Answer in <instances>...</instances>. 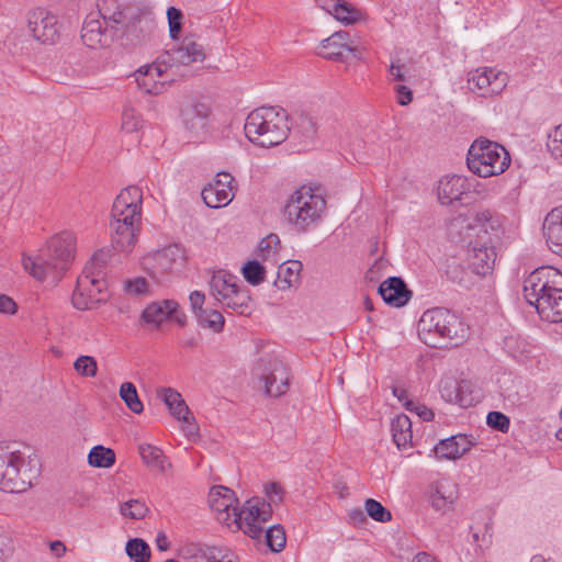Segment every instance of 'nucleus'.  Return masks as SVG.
Instances as JSON below:
<instances>
[{"label": "nucleus", "instance_id": "nucleus-1", "mask_svg": "<svg viewBox=\"0 0 562 562\" xmlns=\"http://www.w3.org/2000/svg\"><path fill=\"white\" fill-rule=\"evenodd\" d=\"M207 501L220 522L228 527L235 525L250 538H257L262 532L258 522L268 521L273 513L270 504L261 497L249 498L239 509L234 491L221 485L210 490Z\"/></svg>", "mask_w": 562, "mask_h": 562}, {"label": "nucleus", "instance_id": "nucleus-2", "mask_svg": "<svg viewBox=\"0 0 562 562\" xmlns=\"http://www.w3.org/2000/svg\"><path fill=\"white\" fill-rule=\"evenodd\" d=\"M142 189L130 186L121 191L113 202L111 211V244L120 251L128 254L133 250L142 220Z\"/></svg>", "mask_w": 562, "mask_h": 562}, {"label": "nucleus", "instance_id": "nucleus-3", "mask_svg": "<svg viewBox=\"0 0 562 562\" xmlns=\"http://www.w3.org/2000/svg\"><path fill=\"white\" fill-rule=\"evenodd\" d=\"M75 250V235L63 232L52 237L38 255L23 257V267L37 280L50 278L53 282H58L74 261Z\"/></svg>", "mask_w": 562, "mask_h": 562}, {"label": "nucleus", "instance_id": "nucleus-4", "mask_svg": "<svg viewBox=\"0 0 562 562\" xmlns=\"http://www.w3.org/2000/svg\"><path fill=\"white\" fill-rule=\"evenodd\" d=\"M289 116L283 109L260 106L245 122V135L255 145L269 148L283 143L290 132Z\"/></svg>", "mask_w": 562, "mask_h": 562}, {"label": "nucleus", "instance_id": "nucleus-5", "mask_svg": "<svg viewBox=\"0 0 562 562\" xmlns=\"http://www.w3.org/2000/svg\"><path fill=\"white\" fill-rule=\"evenodd\" d=\"M468 328L458 315L443 307L423 313L418 322V336L429 347L458 346L467 336Z\"/></svg>", "mask_w": 562, "mask_h": 562}, {"label": "nucleus", "instance_id": "nucleus-6", "mask_svg": "<svg viewBox=\"0 0 562 562\" xmlns=\"http://www.w3.org/2000/svg\"><path fill=\"white\" fill-rule=\"evenodd\" d=\"M40 475L37 459H25L14 445L0 443V491L22 493L33 485Z\"/></svg>", "mask_w": 562, "mask_h": 562}, {"label": "nucleus", "instance_id": "nucleus-7", "mask_svg": "<svg viewBox=\"0 0 562 562\" xmlns=\"http://www.w3.org/2000/svg\"><path fill=\"white\" fill-rule=\"evenodd\" d=\"M325 210V198L311 187L302 186L288 199L283 216L294 231L306 233L321 222Z\"/></svg>", "mask_w": 562, "mask_h": 562}, {"label": "nucleus", "instance_id": "nucleus-8", "mask_svg": "<svg viewBox=\"0 0 562 562\" xmlns=\"http://www.w3.org/2000/svg\"><path fill=\"white\" fill-rule=\"evenodd\" d=\"M509 164L508 151L502 145L483 137L475 139L468 150L469 169L482 178L503 173Z\"/></svg>", "mask_w": 562, "mask_h": 562}, {"label": "nucleus", "instance_id": "nucleus-9", "mask_svg": "<svg viewBox=\"0 0 562 562\" xmlns=\"http://www.w3.org/2000/svg\"><path fill=\"white\" fill-rule=\"evenodd\" d=\"M210 293L225 308L238 314H246L249 310L250 293L246 288L237 284V277L226 270L214 271L210 281Z\"/></svg>", "mask_w": 562, "mask_h": 562}, {"label": "nucleus", "instance_id": "nucleus-10", "mask_svg": "<svg viewBox=\"0 0 562 562\" xmlns=\"http://www.w3.org/2000/svg\"><path fill=\"white\" fill-rule=\"evenodd\" d=\"M555 286H562V272L550 266L535 269L524 281V296L527 303L538 311L540 302L554 291Z\"/></svg>", "mask_w": 562, "mask_h": 562}, {"label": "nucleus", "instance_id": "nucleus-11", "mask_svg": "<svg viewBox=\"0 0 562 562\" xmlns=\"http://www.w3.org/2000/svg\"><path fill=\"white\" fill-rule=\"evenodd\" d=\"M108 299V282L103 277L82 272L71 296L75 308L85 311L95 308Z\"/></svg>", "mask_w": 562, "mask_h": 562}, {"label": "nucleus", "instance_id": "nucleus-12", "mask_svg": "<svg viewBox=\"0 0 562 562\" xmlns=\"http://www.w3.org/2000/svg\"><path fill=\"white\" fill-rule=\"evenodd\" d=\"M257 374L265 382V392L279 397L289 389V375L285 364L278 358H261L256 367Z\"/></svg>", "mask_w": 562, "mask_h": 562}, {"label": "nucleus", "instance_id": "nucleus-13", "mask_svg": "<svg viewBox=\"0 0 562 562\" xmlns=\"http://www.w3.org/2000/svg\"><path fill=\"white\" fill-rule=\"evenodd\" d=\"M153 22L145 13L139 12V16L133 21L120 23L115 30L106 29L111 37L119 42L121 46L132 48L142 44L150 34Z\"/></svg>", "mask_w": 562, "mask_h": 562}, {"label": "nucleus", "instance_id": "nucleus-14", "mask_svg": "<svg viewBox=\"0 0 562 562\" xmlns=\"http://www.w3.org/2000/svg\"><path fill=\"white\" fill-rule=\"evenodd\" d=\"M27 26L33 37L43 44H54L59 38L57 16L45 9L31 10L27 14Z\"/></svg>", "mask_w": 562, "mask_h": 562}, {"label": "nucleus", "instance_id": "nucleus-15", "mask_svg": "<svg viewBox=\"0 0 562 562\" xmlns=\"http://www.w3.org/2000/svg\"><path fill=\"white\" fill-rule=\"evenodd\" d=\"M497 244L480 234L470 243L471 249L469 250L468 258L470 267L475 274L484 277L494 269Z\"/></svg>", "mask_w": 562, "mask_h": 562}, {"label": "nucleus", "instance_id": "nucleus-16", "mask_svg": "<svg viewBox=\"0 0 562 562\" xmlns=\"http://www.w3.org/2000/svg\"><path fill=\"white\" fill-rule=\"evenodd\" d=\"M234 178L228 172H218L215 179L205 186L201 192L204 203L211 209L226 206L234 198Z\"/></svg>", "mask_w": 562, "mask_h": 562}, {"label": "nucleus", "instance_id": "nucleus-17", "mask_svg": "<svg viewBox=\"0 0 562 562\" xmlns=\"http://www.w3.org/2000/svg\"><path fill=\"white\" fill-rule=\"evenodd\" d=\"M143 10L134 4L124 3L119 0H100L98 2L99 15L104 21L108 29L115 27L124 21H133L139 16Z\"/></svg>", "mask_w": 562, "mask_h": 562}, {"label": "nucleus", "instance_id": "nucleus-18", "mask_svg": "<svg viewBox=\"0 0 562 562\" xmlns=\"http://www.w3.org/2000/svg\"><path fill=\"white\" fill-rule=\"evenodd\" d=\"M178 557L182 562H233L231 554L223 549L194 542L183 544Z\"/></svg>", "mask_w": 562, "mask_h": 562}, {"label": "nucleus", "instance_id": "nucleus-19", "mask_svg": "<svg viewBox=\"0 0 562 562\" xmlns=\"http://www.w3.org/2000/svg\"><path fill=\"white\" fill-rule=\"evenodd\" d=\"M210 115V104L201 100H194L186 104L181 111L183 125L192 136H199L205 132Z\"/></svg>", "mask_w": 562, "mask_h": 562}, {"label": "nucleus", "instance_id": "nucleus-20", "mask_svg": "<svg viewBox=\"0 0 562 562\" xmlns=\"http://www.w3.org/2000/svg\"><path fill=\"white\" fill-rule=\"evenodd\" d=\"M469 228L476 231V235L485 236L486 239H491L494 243H499L504 234L502 216L491 210L477 211Z\"/></svg>", "mask_w": 562, "mask_h": 562}, {"label": "nucleus", "instance_id": "nucleus-21", "mask_svg": "<svg viewBox=\"0 0 562 562\" xmlns=\"http://www.w3.org/2000/svg\"><path fill=\"white\" fill-rule=\"evenodd\" d=\"M350 34L346 31H338L321 42V48L317 54L323 58L330 60H345V53H351L357 56V47L349 44Z\"/></svg>", "mask_w": 562, "mask_h": 562}, {"label": "nucleus", "instance_id": "nucleus-22", "mask_svg": "<svg viewBox=\"0 0 562 562\" xmlns=\"http://www.w3.org/2000/svg\"><path fill=\"white\" fill-rule=\"evenodd\" d=\"M106 29L103 20L100 21L92 15L88 16L81 29L83 44L94 49L109 46L113 40Z\"/></svg>", "mask_w": 562, "mask_h": 562}, {"label": "nucleus", "instance_id": "nucleus-23", "mask_svg": "<svg viewBox=\"0 0 562 562\" xmlns=\"http://www.w3.org/2000/svg\"><path fill=\"white\" fill-rule=\"evenodd\" d=\"M378 292L386 304L394 307L404 306L412 296V292L400 277H390L383 281Z\"/></svg>", "mask_w": 562, "mask_h": 562}, {"label": "nucleus", "instance_id": "nucleus-24", "mask_svg": "<svg viewBox=\"0 0 562 562\" xmlns=\"http://www.w3.org/2000/svg\"><path fill=\"white\" fill-rule=\"evenodd\" d=\"M470 190L467 178L458 175L447 176L439 181L438 200L443 205L461 201L462 195Z\"/></svg>", "mask_w": 562, "mask_h": 562}, {"label": "nucleus", "instance_id": "nucleus-25", "mask_svg": "<svg viewBox=\"0 0 562 562\" xmlns=\"http://www.w3.org/2000/svg\"><path fill=\"white\" fill-rule=\"evenodd\" d=\"M542 231L549 249L562 257V207L548 213Z\"/></svg>", "mask_w": 562, "mask_h": 562}, {"label": "nucleus", "instance_id": "nucleus-26", "mask_svg": "<svg viewBox=\"0 0 562 562\" xmlns=\"http://www.w3.org/2000/svg\"><path fill=\"white\" fill-rule=\"evenodd\" d=\"M172 64L189 65L191 63L203 61L205 53L201 44L191 37H186L179 46H175L167 52Z\"/></svg>", "mask_w": 562, "mask_h": 562}, {"label": "nucleus", "instance_id": "nucleus-27", "mask_svg": "<svg viewBox=\"0 0 562 562\" xmlns=\"http://www.w3.org/2000/svg\"><path fill=\"white\" fill-rule=\"evenodd\" d=\"M427 496L429 504L435 510L446 513L453 508L457 492L448 481H439L429 486Z\"/></svg>", "mask_w": 562, "mask_h": 562}, {"label": "nucleus", "instance_id": "nucleus-28", "mask_svg": "<svg viewBox=\"0 0 562 562\" xmlns=\"http://www.w3.org/2000/svg\"><path fill=\"white\" fill-rule=\"evenodd\" d=\"M505 74L483 68L470 72L468 82L479 90H486V93H498L505 87Z\"/></svg>", "mask_w": 562, "mask_h": 562}, {"label": "nucleus", "instance_id": "nucleus-29", "mask_svg": "<svg viewBox=\"0 0 562 562\" xmlns=\"http://www.w3.org/2000/svg\"><path fill=\"white\" fill-rule=\"evenodd\" d=\"M155 261L156 271L153 274H164L172 272L183 266L184 252L183 249L178 245H170L165 247L162 250L157 251L151 258Z\"/></svg>", "mask_w": 562, "mask_h": 562}, {"label": "nucleus", "instance_id": "nucleus-30", "mask_svg": "<svg viewBox=\"0 0 562 562\" xmlns=\"http://www.w3.org/2000/svg\"><path fill=\"white\" fill-rule=\"evenodd\" d=\"M164 74V69L160 64L155 63L151 65L142 66L135 72V79L137 86L146 93L149 94H159L162 92L164 82L157 81V78H160Z\"/></svg>", "mask_w": 562, "mask_h": 562}, {"label": "nucleus", "instance_id": "nucleus-31", "mask_svg": "<svg viewBox=\"0 0 562 562\" xmlns=\"http://www.w3.org/2000/svg\"><path fill=\"white\" fill-rule=\"evenodd\" d=\"M470 447L471 441L465 435H457L440 440L435 447V453L439 459L453 460L462 457Z\"/></svg>", "mask_w": 562, "mask_h": 562}, {"label": "nucleus", "instance_id": "nucleus-32", "mask_svg": "<svg viewBox=\"0 0 562 562\" xmlns=\"http://www.w3.org/2000/svg\"><path fill=\"white\" fill-rule=\"evenodd\" d=\"M538 314L550 323L562 322V286H555L554 291L546 295L538 306Z\"/></svg>", "mask_w": 562, "mask_h": 562}, {"label": "nucleus", "instance_id": "nucleus-33", "mask_svg": "<svg viewBox=\"0 0 562 562\" xmlns=\"http://www.w3.org/2000/svg\"><path fill=\"white\" fill-rule=\"evenodd\" d=\"M177 308H179V304L172 300L155 302L144 310L142 317L145 323L159 326L164 321L169 319Z\"/></svg>", "mask_w": 562, "mask_h": 562}, {"label": "nucleus", "instance_id": "nucleus-34", "mask_svg": "<svg viewBox=\"0 0 562 562\" xmlns=\"http://www.w3.org/2000/svg\"><path fill=\"white\" fill-rule=\"evenodd\" d=\"M160 397L173 417L179 420L189 422L190 409L178 391L171 387H164L160 391Z\"/></svg>", "mask_w": 562, "mask_h": 562}, {"label": "nucleus", "instance_id": "nucleus-35", "mask_svg": "<svg viewBox=\"0 0 562 562\" xmlns=\"http://www.w3.org/2000/svg\"><path fill=\"white\" fill-rule=\"evenodd\" d=\"M391 431L397 448H406L412 442V422L408 416L401 414L391 423Z\"/></svg>", "mask_w": 562, "mask_h": 562}, {"label": "nucleus", "instance_id": "nucleus-36", "mask_svg": "<svg viewBox=\"0 0 562 562\" xmlns=\"http://www.w3.org/2000/svg\"><path fill=\"white\" fill-rule=\"evenodd\" d=\"M302 268L303 265L299 260H288L283 262L278 269V278L274 282L276 285L280 290L289 289L293 283L299 281Z\"/></svg>", "mask_w": 562, "mask_h": 562}, {"label": "nucleus", "instance_id": "nucleus-37", "mask_svg": "<svg viewBox=\"0 0 562 562\" xmlns=\"http://www.w3.org/2000/svg\"><path fill=\"white\" fill-rule=\"evenodd\" d=\"M138 449L142 460L153 470L164 473L171 467L159 448L148 443H143Z\"/></svg>", "mask_w": 562, "mask_h": 562}, {"label": "nucleus", "instance_id": "nucleus-38", "mask_svg": "<svg viewBox=\"0 0 562 562\" xmlns=\"http://www.w3.org/2000/svg\"><path fill=\"white\" fill-rule=\"evenodd\" d=\"M266 521H260L258 525L262 529V532L256 538L257 540L263 537L266 544L272 552H280L283 550L286 543V536L284 528L277 524L267 529H265L261 525Z\"/></svg>", "mask_w": 562, "mask_h": 562}, {"label": "nucleus", "instance_id": "nucleus-39", "mask_svg": "<svg viewBox=\"0 0 562 562\" xmlns=\"http://www.w3.org/2000/svg\"><path fill=\"white\" fill-rule=\"evenodd\" d=\"M467 386V381L460 383L451 382L450 385H445L441 390L442 397L450 403H457L461 407H470L476 403V398L470 395H463V389Z\"/></svg>", "mask_w": 562, "mask_h": 562}, {"label": "nucleus", "instance_id": "nucleus-40", "mask_svg": "<svg viewBox=\"0 0 562 562\" xmlns=\"http://www.w3.org/2000/svg\"><path fill=\"white\" fill-rule=\"evenodd\" d=\"M115 463V452L111 448L98 445L88 454V464L93 468H111Z\"/></svg>", "mask_w": 562, "mask_h": 562}, {"label": "nucleus", "instance_id": "nucleus-41", "mask_svg": "<svg viewBox=\"0 0 562 562\" xmlns=\"http://www.w3.org/2000/svg\"><path fill=\"white\" fill-rule=\"evenodd\" d=\"M198 324L203 328H209L213 333H221L225 325V318L221 312L214 308L200 311L196 316Z\"/></svg>", "mask_w": 562, "mask_h": 562}, {"label": "nucleus", "instance_id": "nucleus-42", "mask_svg": "<svg viewBox=\"0 0 562 562\" xmlns=\"http://www.w3.org/2000/svg\"><path fill=\"white\" fill-rule=\"evenodd\" d=\"M125 552L134 562H149L150 548L142 538H133L126 542Z\"/></svg>", "mask_w": 562, "mask_h": 562}, {"label": "nucleus", "instance_id": "nucleus-43", "mask_svg": "<svg viewBox=\"0 0 562 562\" xmlns=\"http://www.w3.org/2000/svg\"><path fill=\"white\" fill-rule=\"evenodd\" d=\"M244 279L254 286L261 284L266 278V268L258 260H248L241 268Z\"/></svg>", "mask_w": 562, "mask_h": 562}, {"label": "nucleus", "instance_id": "nucleus-44", "mask_svg": "<svg viewBox=\"0 0 562 562\" xmlns=\"http://www.w3.org/2000/svg\"><path fill=\"white\" fill-rule=\"evenodd\" d=\"M120 396L125 405L135 414L143 412V403L140 402L137 390L132 382H124L120 387Z\"/></svg>", "mask_w": 562, "mask_h": 562}, {"label": "nucleus", "instance_id": "nucleus-45", "mask_svg": "<svg viewBox=\"0 0 562 562\" xmlns=\"http://www.w3.org/2000/svg\"><path fill=\"white\" fill-rule=\"evenodd\" d=\"M112 257V252L109 249H100L95 251L90 261L83 268L85 273L103 277V269Z\"/></svg>", "mask_w": 562, "mask_h": 562}, {"label": "nucleus", "instance_id": "nucleus-46", "mask_svg": "<svg viewBox=\"0 0 562 562\" xmlns=\"http://www.w3.org/2000/svg\"><path fill=\"white\" fill-rule=\"evenodd\" d=\"M364 509L367 515L375 521L387 522L392 519L391 512L373 498L366 499Z\"/></svg>", "mask_w": 562, "mask_h": 562}, {"label": "nucleus", "instance_id": "nucleus-47", "mask_svg": "<svg viewBox=\"0 0 562 562\" xmlns=\"http://www.w3.org/2000/svg\"><path fill=\"white\" fill-rule=\"evenodd\" d=\"M120 512L124 517L143 519L148 513V507L139 499H130L121 505Z\"/></svg>", "mask_w": 562, "mask_h": 562}, {"label": "nucleus", "instance_id": "nucleus-48", "mask_svg": "<svg viewBox=\"0 0 562 562\" xmlns=\"http://www.w3.org/2000/svg\"><path fill=\"white\" fill-rule=\"evenodd\" d=\"M293 120L294 124L293 126H290L293 133H300L302 136L306 138H311L314 136V134L316 133V127L312 117H310L307 114L300 113Z\"/></svg>", "mask_w": 562, "mask_h": 562}, {"label": "nucleus", "instance_id": "nucleus-49", "mask_svg": "<svg viewBox=\"0 0 562 562\" xmlns=\"http://www.w3.org/2000/svg\"><path fill=\"white\" fill-rule=\"evenodd\" d=\"M337 5V12H335L334 18L345 24H353L358 22L361 18V13L359 10L348 4L345 1L339 2Z\"/></svg>", "mask_w": 562, "mask_h": 562}, {"label": "nucleus", "instance_id": "nucleus-50", "mask_svg": "<svg viewBox=\"0 0 562 562\" xmlns=\"http://www.w3.org/2000/svg\"><path fill=\"white\" fill-rule=\"evenodd\" d=\"M75 370L83 376H95L98 364L91 356H80L74 363Z\"/></svg>", "mask_w": 562, "mask_h": 562}, {"label": "nucleus", "instance_id": "nucleus-51", "mask_svg": "<svg viewBox=\"0 0 562 562\" xmlns=\"http://www.w3.org/2000/svg\"><path fill=\"white\" fill-rule=\"evenodd\" d=\"M486 424L502 432H507L509 429V418L502 412L492 411L486 416Z\"/></svg>", "mask_w": 562, "mask_h": 562}, {"label": "nucleus", "instance_id": "nucleus-52", "mask_svg": "<svg viewBox=\"0 0 562 562\" xmlns=\"http://www.w3.org/2000/svg\"><path fill=\"white\" fill-rule=\"evenodd\" d=\"M548 149L554 158H562V124L549 134Z\"/></svg>", "mask_w": 562, "mask_h": 562}, {"label": "nucleus", "instance_id": "nucleus-53", "mask_svg": "<svg viewBox=\"0 0 562 562\" xmlns=\"http://www.w3.org/2000/svg\"><path fill=\"white\" fill-rule=\"evenodd\" d=\"M182 12L181 10L171 7L167 11V18L169 23V33L171 38H177L180 31H181V20H182Z\"/></svg>", "mask_w": 562, "mask_h": 562}, {"label": "nucleus", "instance_id": "nucleus-54", "mask_svg": "<svg viewBox=\"0 0 562 562\" xmlns=\"http://www.w3.org/2000/svg\"><path fill=\"white\" fill-rule=\"evenodd\" d=\"M140 121L133 109H125L122 114V128L127 133L136 132Z\"/></svg>", "mask_w": 562, "mask_h": 562}, {"label": "nucleus", "instance_id": "nucleus-55", "mask_svg": "<svg viewBox=\"0 0 562 562\" xmlns=\"http://www.w3.org/2000/svg\"><path fill=\"white\" fill-rule=\"evenodd\" d=\"M404 406L407 411L415 412L418 415V417H420L425 422L432 420L435 417V414L430 408H428L425 405L415 403L414 401L405 402Z\"/></svg>", "mask_w": 562, "mask_h": 562}, {"label": "nucleus", "instance_id": "nucleus-56", "mask_svg": "<svg viewBox=\"0 0 562 562\" xmlns=\"http://www.w3.org/2000/svg\"><path fill=\"white\" fill-rule=\"evenodd\" d=\"M265 494L269 498L267 503L272 507V504H279L282 502L283 488L279 483L271 482L265 486Z\"/></svg>", "mask_w": 562, "mask_h": 562}, {"label": "nucleus", "instance_id": "nucleus-57", "mask_svg": "<svg viewBox=\"0 0 562 562\" xmlns=\"http://www.w3.org/2000/svg\"><path fill=\"white\" fill-rule=\"evenodd\" d=\"M125 290L131 294H143L147 290V282L144 278H136L125 283Z\"/></svg>", "mask_w": 562, "mask_h": 562}, {"label": "nucleus", "instance_id": "nucleus-58", "mask_svg": "<svg viewBox=\"0 0 562 562\" xmlns=\"http://www.w3.org/2000/svg\"><path fill=\"white\" fill-rule=\"evenodd\" d=\"M189 300H190L192 312H193L195 317L198 316L200 311H204L205 310L203 307V304H204V301H205V294L203 292H201V291H193L190 294Z\"/></svg>", "mask_w": 562, "mask_h": 562}, {"label": "nucleus", "instance_id": "nucleus-59", "mask_svg": "<svg viewBox=\"0 0 562 562\" xmlns=\"http://www.w3.org/2000/svg\"><path fill=\"white\" fill-rule=\"evenodd\" d=\"M395 91L397 93V102L401 104V105H407L412 102L413 100V92L412 90L406 87V86H403V85H398L395 87Z\"/></svg>", "mask_w": 562, "mask_h": 562}, {"label": "nucleus", "instance_id": "nucleus-60", "mask_svg": "<svg viewBox=\"0 0 562 562\" xmlns=\"http://www.w3.org/2000/svg\"><path fill=\"white\" fill-rule=\"evenodd\" d=\"M447 276L450 280L453 282H457L459 284L463 283V270L462 268L453 262L452 265H449V269L447 270Z\"/></svg>", "mask_w": 562, "mask_h": 562}, {"label": "nucleus", "instance_id": "nucleus-61", "mask_svg": "<svg viewBox=\"0 0 562 562\" xmlns=\"http://www.w3.org/2000/svg\"><path fill=\"white\" fill-rule=\"evenodd\" d=\"M272 245L273 246L280 245V239H279L278 235H276V234H270L267 238L261 239V241L258 245V249L261 252H265V251L269 252L270 249L272 248Z\"/></svg>", "mask_w": 562, "mask_h": 562}, {"label": "nucleus", "instance_id": "nucleus-62", "mask_svg": "<svg viewBox=\"0 0 562 562\" xmlns=\"http://www.w3.org/2000/svg\"><path fill=\"white\" fill-rule=\"evenodd\" d=\"M16 311L15 302L8 295L0 294V312L7 314H13Z\"/></svg>", "mask_w": 562, "mask_h": 562}, {"label": "nucleus", "instance_id": "nucleus-63", "mask_svg": "<svg viewBox=\"0 0 562 562\" xmlns=\"http://www.w3.org/2000/svg\"><path fill=\"white\" fill-rule=\"evenodd\" d=\"M12 553L11 541L5 535H0V562Z\"/></svg>", "mask_w": 562, "mask_h": 562}, {"label": "nucleus", "instance_id": "nucleus-64", "mask_svg": "<svg viewBox=\"0 0 562 562\" xmlns=\"http://www.w3.org/2000/svg\"><path fill=\"white\" fill-rule=\"evenodd\" d=\"M350 522L355 526H362L367 522L366 513L361 508H355L349 513Z\"/></svg>", "mask_w": 562, "mask_h": 562}]
</instances>
